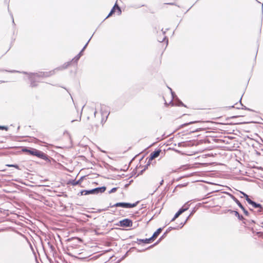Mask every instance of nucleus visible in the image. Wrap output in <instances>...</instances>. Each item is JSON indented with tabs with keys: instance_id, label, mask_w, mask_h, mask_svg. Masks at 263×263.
<instances>
[{
	"instance_id": "obj_14",
	"label": "nucleus",
	"mask_w": 263,
	"mask_h": 263,
	"mask_svg": "<svg viewBox=\"0 0 263 263\" xmlns=\"http://www.w3.org/2000/svg\"><path fill=\"white\" fill-rule=\"evenodd\" d=\"M162 230V228H159L157 230L156 232H155L151 237V239H152V240H155L160 234V233L161 232Z\"/></svg>"
},
{
	"instance_id": "obj_5",
	"label": "nucleus",
	"mask_w": 263,
	"mask_h": 263,
	"mask_svg": "<svg viewBox=\"0 0 263 263\" xmlns=\"http://www.w3.org/2000/svg\"><path fill=\"white\" fill-rule=\"evenodd\" d=\"M116 225L122 227H131L133 226V221L128 218H125L119 221Z\"/></svg>"
},
{
	"instance_id": "obj_19",
	"label": "nucleus",
	"mask_w": 263,
	"mask_h": 263,
	"mask_svg": "<svg viewBox=\"0 0 263 263\" xmlns=\"http://www.w3.org/2000/svg\"><path fill=\"white\" fill-rule=\"evenodd\" d=\"M166 236V233H164L159 238L157 241L153 246H151L150 247H152L153 246L157 245Z\"/></svg>"
},
{
	"instance_id": "obj_38",
	"label": "nucleus",
	"mask_w": 263,
	"mask_h": 263,
	"mask_svg": "<svg viewBox=\"0 0 263 263\" xmlns=\"http://www.w3.org/2000/svg\"><path fill=\"white\" fill-rule=\"evenodd\" d=\"M167 4L171 5H174V4H173V3H167Z\"/></svg>"
},
{
	"instance_id": "obj_29",
	"label": "nucleus",
	"mask_w": 263,
	"mask_h": 263,
	"mask_svg": "<svg viewBox=\"0 0 263 263\" xmlns=\"http://www.w3.org/2000/svg\"><path fill=\"white\" fill-rule=\"evenodd\" d=\"M117 189H118L117 187H114V188H112L111 190H110L109 191V193L111 194V193H114V192H116L117 190Z\"/></svg>"
},
{
	"instance_id": "obj_7",
	"label": "nucleus",
	"mask_w": 263,
	"mask_h": 263,
	"mask_svg": "<svg viewBox=\"0 0 263 263\" xmlns=\"http://www.w3.org/2000/svg\"><path fill=\"white\" fill-rule=\"evenodd\" d=\"M231 198L239 206V207L242 210L245 215L247 216H249V213L248 211L245 208V207L242 205L240 202L233 195L229 194Z\"/></svg>"
},
{
	"instance_id": "obj_37",
	"label": "nucleus",
	"mask_w": 263,
	"mask_h": 263,
	"mask_svg": "<svg viewBox=\"0 0 263 263\" xmlns=\"http://www.w3.org/2000/svg\"><path fill=\"white\" fill-rule=\"evenodd\" d=\"M6 165L8 167H12L11 164H7Z\"/></svg>"
},
{
	"instance_id": "obj_6",
	"label": "nucleus",
	"mask_w": 263,
	"mask_h": 263,
	"mask_svg": "<svg viewBox=\"0 0 263 263\" xmlns=\"http://www.w3.org/2000/svg\"><path fill=\"white\" fill-rule=\"evenodd\" d=\"M168 89L171 91V94H172V96L173 99L174 100V102H175L174 103H173L172 105H174L175 104L176 105L179 106L186 107V106L182 102V101H180L177 98V97L176 96L175 93L172 91V89L170 87H168Z\"/></svg>"
},
{
	"instance_id": "obj_34",
	"label": "nucleus",
	"mask_w": 263,
	"mask_h": 263,
	"mask_svg": "<svg viewBox=\"0 0 263 263\" xmlns=\"http://www.w3.org/2000/svg\"><path fill=\"white\" fill-rule=\"evenodd\" d=\"M112 208V207H116V206H114V204L112 205L111 203H110L109 204V206H108V208Z\"/></svg>"
},
{
	"instance_id": "obj_22",
	"label": "nucleus",
	"mask_w": 263,
	"mask_h": 263,
	"mask_svg": "<svg viewBox=\"0 0 263 263\" xmlns=\"http://www.w3.org/2000/svg\"><path fill=\"white\" fill-rule=\"evenodd\" d=\"M240 193L242 194L243 195V197L246 198V200L248 202H249V200H251V199L249 198V196L245 193L243 192H240Z\"/></svg>"
},
{
	"instance_id": "obj_39",
	"label": "nucleus",
	"mask_w": 263,
	"mask_h": 263,
	"mask_svg": "<svg viewBox=\"0 0 263 263\" xmlns=\"http://www.w3.org/2000/svg\"><path fill=\"white\" fill-rule=\"evenodd\" d=\"M82 53H83L82 51H81L79 52V53H80V54H82Z\"/></svg>"
},
{
	"instance_id": "obj_9",
	"label": "nucleus",
	"mask_w": 263,
	"mask_h": 263,
	"mask_svg": "<svg viewBox=\"0 0 263 263\" xmlns=\"http://www.w3.org/2000/svg\"><path fill=\"white\" fill-rule=\"evenodd\" d=\"M250 211H253L257 215L260 216H263V206L261 204L260 205V207L254 210L251 208H249Z\"/></svg>"
},
{
	"instance_id": "obj_3",
	"label": "nucleus",
	"mask_w": 263,
	"mask_h": 263,
	"mask_svg": "<svg viewBox=\"0 0 263 263\" xmlns=\"http://www.w3.org/2000/svg\"><path fill=\"white\" fill-rule=\"evenodd\" d=\"M138 202V201L134 203H130L127 202H117L114 204V206H116V207H122L126 209H130L135 207Z\"/></svg>"
},
{
	"instance_id": "obj_21",
	"label": "nucleus",
	"mask_w": 263,
	"mask_h": 263,
	"mask_svg": "<svg viewBox=\"0 0 263 263\" xmlns=\"http://www.w3.org/2000/svg\"><path fill=\"white\" fill-rule=\"evenodd\" d=\"M179 229V227L177 226V227H169L166 231V232L165 233H166V234L170 232L171 231V230H176V229Z\"/></svg>"
},
{
	"instance_id": "obj_16",
	"label": "nucleus",
	"mask_w": 263,
	"mask_h": 263,
	"mask_svg": "<svg viewBox=\"0 0 263 263\" xmlns=\"http://www.w3.org/2000/svg\"><path fill=\"white\" fill-rule=\"evenodd\" d=\"M152 240V239H151V237L149 238H145V239H137L136 242H143L145 243H149Z\"/></svg>"
},
{
	"instance_id": "obj_4",
	"label": "nucleus",
	"mask_w": 263,
	"mask_h": 263,
	"mask_svg": "<svg viewBox=\"0 0 263 263\" xmlns=\"http://www.w3.org/2000/svg\"><path fill=\"white\" fill-rule=\"evenodd\" d=\"M106 187L105 186L98 187L91 190H87L85 193L89 194H98L99 193H104L106 191Z\"/></svg>"
},
{
	"instance_id": "obj_13",
	"label": "nucleus",
	"mask_w": 263,
	"mask_h": 263,
	"mask_svg": "<svg viewBox=\"0 0 263 263\" xmlns=\"http://www.w3.org/2000/svg\"><path fill=\"white\" fill-rule=\"evenodd\" d=\"M84 177H85V176H82L78 180H72L70 181V183L72 185H77L80 184L82 182Z\"/></svg>"
},
{
	"instance_id": "obj_2",
	"label": "nucleus",
	"mask_w": 263,
	"mask_h": 263,
	"mask_svg": "<svg viewBox=\"0 0 263 263\" xmlns=\"http://www.w3.org/2000/svg\"><path fill=\"white\" fill-rule=\"evenodd\" d=\"M160 152H161V150L158 149V150H156L154 152L151 153L149 157L148 158V161L147 164L145 165V168L141 171L140 174H141V173L143 171H144L146 168H147L148 166L150 165L151 161L153 159L158 157L159 156Z\"/></svg>"
},
{
	"instance_id": "obj_35",
	"label": "nucleus",
	"mask_w": 263,
	"mask_h": 263,
	"mask_svg": "<svg viewBox=\"0 0 263 263\" xmlns=\"http://www.w3.org/2000/svg\"><path fill=\"white\" fill-rule=\"evenodd\" d=\"M176 219V218H175V216H174V217L172 219L171 221H174Z\"/></svg>"
},
{
	"instance_id": "obj_10",
	"label": "nucleus",
	"mask_w": 263,
	"mask_h": 263,
	"mask_svg": "<svg viewBox=\"0 0 263 263\" xmlns=\"http://www.w3.org/2000/svg\"><path fill=\"white\" fill-rule=\"evenodd\" d=\"M189 209V205L184 204L179 211L175 214V218H178L182 213L187 210Z\"/></svg>"
},
{
	"instance_id": "obj_20",
	"label": "nucleus",
	"mask_w": 263,
	"mask_h": 263,
	"mask_svg": "<svg viewBox=\"0 0 263 263\" xmlns=\"http://www.w3.org/2000/svg\"><path fill=\"white\" fill-rule=\"evenodd\" d=\"M195 212L194 211H193L190 214V215L186 218V219H185V221L182 223L181 222L180 223V224L181 225V227H180V228H181L184 225V224L186 222V221L188 220V219H189V218L190 217V216H191Z\"/></svg>"
},
{
	"instance_id": "obj_46",
	"label": "nucleus",
	"mask_w": 263,
	"mask_h": 263,
	"mask_svg": "<svg viewBox=\"0 0 263 263\" xmlns=\"http://www.w3.org/2000/svg\"><path fill=\"white\" fill-rule=\"evenodd\" d=\"M252 222L254 223L255 222L254 220H252Z\"/></svg>"
},
{
	"instance_id": "obj_45",
	"label": "nucleus",
	"mask_w": 263,
	"mask_h": 263,
	"mask_svg": "<svg viewBox=\"0 0 263 263\" xmlns=\"http://www.w3.org/2000/svg\"><path fill=\"white\" fill-rule=\"evenodd\" d=\"M261 224L262 225L261 227L263 228V222L261 223Z\"/></svg>"
},
{
	"instance_id": "obj_33",
	"label": "nucleus",
	"mask_w": 263,
	"mask_h": 263,
	"mask_svg": "<svg viewBox=\"0 0 263 263\" xmlns=\"http://www.w3.org/2000/svg\"><path fill=\"white\" fill-rule=\"evenodd\" d=\"M163 182H164V180H163V179H162V180L160 181V185H162V184H163Z\"/></svg>"
},
{
	"instance_id": "obj_26",
	"label": "nucleus",
	"mask_w": 263,
	"mask_h": 263,
	"mask_svg": "<svg viewBox=\"0 0 263 263\" xmlns=\"http://www.w3.org/2000/svg\"><path fill=\"white\" fill-rule=\"evenodd\" d=\"M79 59H80V58H79V57H78V56H77V55H76L75 57H74V58L72 59V60H71V62H74V63H77Z\"/></svg>"
},
{
	"instance_id": "obj_11",
	"label": "nucleus",
	"mask_w": 263,
	"mask_h": 263,
	"mask_svg": "<svg viewBox=\"0 0 263 263\" xmlns=\"http://www.w3.org/2000/svg\"><path fill=\"white\" fill-rule=\"evenodd\" d=\"M36 149L33 148H24L23 149V151L31 155L34 156Z\"/></svg>"
},
{
	"instance_id": "obj_40",
	"label": "nucleus",
	"mask_w": 263,
	"mask_h": 263,
	"mask_svg": "<svg viewBox=\"0 0 263 263\" xmlns=\"http://www.w3.org/2000/svg\"><path fill=\"white\" fill-rule=\"evenodd\" d=\"M96 113H97V111H95L94 112V115H95V116H96Z\"/></svg>"
},
{
	"instance_id": "obj_18",
	"label": "nucleus",
	"mask_w": 263,
	"mask_h": 263,
	"mask_svg": "<svg viewBox=\"0 0 263 263\" xmlns=\"http://www.w3.org/2000/svg\"><path fill=\"white\" fill-rule=\"evenodd\" d=\"M162 32V34L164 36L163 37H159L158 38V41L161 43V42H163L166 39V37L164 35L165 34V31H164L163 30V29H162L161 30Z\"/></svg>"
},
{
	"instance_id": "obj_8",
	"label": "nucleus",
	"mask_w": 263,
	"mask_h": 263,
	"mask_svg": "<svg viewBox=\"0 0 263 263\" xmlns=\"http://www.w3.org/2000/svg\"><path fill=\"white\" fill-rule=\"evenodd\" d=\"M34 156L44 160H49L48 156L42 151L36 149Z\"/></svg>"
},
{
	"instance_id": "obj_36",
	"label": "nucleus",
	"mask_w": 263,
	"mask_h": 263,
	"mask_svg": "<svg viewBox=\"0 0 263 263\" xmlns=\"http://www.w3.org/2000/svg\"><path fill=\"white\" fill-rule=\"evenodd\" d=\"M77 56L79 57V58H80V57L82 56V54L79 53L77 55Z\"/></svg>"
},
{
	"instance_id": "obj_44",
	"label": "nucleus",
	"mask_w": 263,
	"mask_h": 263,
	"mask_svg": "<svg viewBox=\"0 0 263 263\" xmlns=\"http://www.w3.org/2000/svg\"><path fill=\"white\" fill-rule=\"evenodd\" d=\"M231 107H232V108H234V107H235L234 106V105H233V106H232Z\"/></svg>"
},
{
	"instance_id": "obj_24",
	"label": "nucleus",
	"mask_w": 263,
	"mask_h": 263,
	"mask_svg": "<svg viewBox=\"0 0 263 263\" xmlns=\"http://www.w3.org/2000/svg\"><path fill=\"white\" fill-rule=\"evenodd\" d=\"M114 7H115V10L117 9L119 14H120L121 13V10L120 7L116 3Z\"/></svg>"
},
{
	"instance_id": "obj_15",
	"label": "nucleus",
	"mask_w": 263,
	"mask_h": 263,
	"mask_svg": "<svg viewBox=\"0 0 263 263\" xmlns=\"http://www.w3.org/2000/svg\"><path fill=\"white\" fill-rule=\"evenodd\" d=\"M107 107L105 105H101V108H100V110H101V114L103 115H107V116H108L109 115V113L108 114V109H107ZM107 117V116H106Z\"/></svg>"
},
{
	"instance_id": "obj_23",
	"label": "nucleus",
	"mask_w": 263,
	"mask_h": 263,
	"mask_svg": "<svg viewBox=\"0 0 263 263\" xmlns=\"http://www.w3.org/2000/svg\"><path fill=\"white\" fill-rule=\"evenodd\" d=\"M115 7H113L111 9V11H110L109 13L108 14V15L105 18H108V17L110 16L113 13H115Z\"/></svg>"
},
{
	"instance_id": "obj_1",
	"label": "nucleus",
	"mask_w": 263,
	"mask_h": 263,
	"mask_svg": "<svg viewBox=\"0 0 263 263\" xmlns=\"http://www.w3.org/2000/svg\"><path fill=\"white\" fill-rule=\"evenodd\" d=\"M71 62H67L65 63L61 67L55 69L53 70H51L50 71H46V72H39L37 73H28L25 71L20 72L17 70H11L8 71V72L14 73V72H20L23 73L24 74L28 75V79L30 81V86L32 87H36L37 85V83L40 82V79L41 78H46L49 77L54 74V72L57 70L59 69H64L67 68L69 65L70 64ZM8 71V70H6Z\"/></svg>"
},
{
	"instance_id": "obj_25",
	"label": "nucleus",
	"mask_w": 263,
	"mask_h": 263,
	"mask_svg": "<svg viewBox=\"0 0 263 263\" xmlns=\"http://www.w3.org/2000/svg\"><path fill=\"white\" fill-rule=\"evenodd\" d=\"M196 122H197V121H192V122H190L189 123H186L183 124H182L180 126H181V127H183L186 126L190 124H193V123H195Z\"/></svg>"
},
{
	"instance_id": "obj_43",
	"label": "nucleus",
	"mask_w": 263,
	"mask_h": 263,
	"mask_svg": "<svg viewBox=\"0 0 263 263\" xmlns=\"http://www.w3.org/2000/svg\"><path fill=\"white\" fill-rule=\"evenodd\" d=\"M77 239L79 240V241H81V239L80 238H77Z\"/></svg>"
},
{
	"instance_id": "obj_31",
	"label": "nucleus",
	"mask_w": 263,
	"mask_h": 263,
	"mask_svg": "<svg viewBox=\"0 0 263 263\" xmlns=\"http://www.w3.org/2000/svg\"><path fill=\"white\" fill-rule=\"evenodd\" d=\"M12 167H14L17 169H19V166L17 164H11Z\"/></svg>"
},
{
	"instance_id": "obj_42",
	"label": "nucleus",
	"mask_w": 263,
	"mask_h": 263,
	"mask_svg": "<svg viewBox=\"0 0 263 263\" xmlns=\"http://www.w3.org/2000/svg\"><path fill=\"white\" fill-rule=\"evenodd\" d=\"M84 49H84V48H83V49H82L81 51H82V52H83V51L84 50Z\"/></svg>"
},
{
	"instance_id": "obj_28",
	"label": "nucleus",
	"mask_w": 263,
	"mask_h": 263,
	"mask_svg": "<svg viewBox=\"0 0 263 263\" xmlns=\"http://www.w3.org/2000/svg\"><path fill=\"white\" fill-rule=\"evenodd\" d=\"M87 192V190H82L80 193L78 194V195H87V193H85L86 192Z\"/></svg>"
},
{
	"instance_id": "obj_32",
	"label": "nucleus",
	"mask_w": 263,
	"mask_h": 263,
	"mask_svg": "<svg viewBox=\"0 0 263 263\" xmlns=\"http://www.w3.org/2000/svg\"><path fill=\"white\" fill-rule=\"evenodd\" d=\"M91 38V37H90V38L89 39V40L88 41V42H87V43H86V44H85V45L84 46V47H83V48H84V49H85V48H86V47H87V45H88V44L89 42L90 41V40Z\"/></svg>"
},
{
	"instance_id": "obj_12",
	"label": "nucleus",
	"mask_w": 263,
	"mask_h": 263,
	"mask_svg": "<svg viewBox=\"0 0 263 263\" xmlns=\"http://www.w3.org/2000/svg\"><path fill=\"white\" fill-rule=\"evenodd\" d=\"M250 205L252 206V209L255 210L256 209L259 208L260 204L256 203V202L253 201L252 200H249L248 202Z\"/></svg>"
},
{
	"instance_id": "obj_27",
	"label": "nucleus",
	"mask_w": 263,
	"mask_h": 263,
	"mask_svg": "<svg viewBox=\"0 0 263 263\" xmlns=\"http://www.w3.org/2000/svg\"><path fill=\"white\" fill-rule=\"evenodd\" d=\"M241 99H242V97L240 99L239 102H240V105L242 106V107L241 108V109H245V110H250L249 108H247L246 106H243V104L241 103Z\"/></svg>"
},
{
	"instance_id": "obj_41",
	"label": "nucleus",
	"mask_w": 263,
	"mask_h": 263,
	"mask_svg": "<svg viewBox=\"0 0 263 263\" xmlns=\"http://www.w3.org/2000/svg\"><path fill=\"white\" fill-rule=\"evenodd\" d=\"M235 108L237 109H240V108L239 107H236Z\"/></svg>"
},
{
	"instance_id": "obj_30",
	"label": "nucleus",
	"mask_w": 263,
	"mask_h": 263,
	"mask_svg": "<svg viewBox=\"0 0 263 263\" xmlns=\"http://www.w3.org/2000/svg\"><path fill=\"white\" fill-rule=\"evenodd\" d=\"M0 129L8 130V127L6 126H1L0 125Z\"/></svg>"
},
{
	"instance_id": "obj_17",
	"label": "nucleus",
	"mask_w": 263,
	"mask_h": 263,
	"mask_svg": "<svg viewBox=\"0 0 263 263\" xmlns=\"http://www.w3.org/2000/svg\"><path fill=\"white\" fill-rule=\"evenodd\" d=\"M231 211V213H234L235 215L237 217V218L240 220H242V221H243L245 220V219L243 217V216L241 215H240L239 213L237 212V211H231V210H230Z\"/></svg>"
}]
</instances>
